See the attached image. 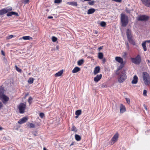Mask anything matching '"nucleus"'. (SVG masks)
I'll list each match as a JSON object with an SVG mask.
<instances>
[{
    "label": "nucleus",
    "mask_w": 150,
    "mask_h": 150,
    "mask_svg": "<svg viewBox=\"0 0 150 150\" xmlns=\"http://www.w3.org/2000/svg\"><path fill=\"white\" fill-rule=\"evenodd\" d=\"M120 21L121 25L123 27H125L129 22L128 17L125 14L122 13L121 14Z\"/></svg>",
    "instance_id": "f257e3e1"
},
{
    "label": "nucleus",
    "mask_w": 150,
    "mask_h": 150,
    "mask_svg": "<svg viewBox=\"0 0 150 150\" xmlns=\"http://www.w3.org/2000/svg\"><path fill=\"white\" fill-rule=\"evenodd\" d=\"M143 79L146 85L150 84V78L149 74L146 72H144L142 74Z\"/></svg>",
    "instance_id": "f03ea898"
},
{
    "label": "nucleus",
    "mask_w": 150,
    "mask_h": 150,
    "mask_svg": "<svg viewBox=\"0 0 150 150\" xmlns=\"http://www.w3.org/2000/svg\"><path fill=\"white\" fill-rule=\"evenodd\" d=\"M127 35L129 42L133 45H135L136 43L134 40L132 38V35L131 31L129 29L127 30Z\"/></svg>",
    "instance_id": "7ed1b4c3"
},
{
    "label": "nucleus",
    "mask_w": 150,
    "mask_h": 150,
    "mask_svg": "<svg viewBox=\"0 0 150 150\" xmlns=\"http://www.w3.org/2000/svg\"><path fill=\"white\" fill-rule=\"evenodd\" d=\"M12 9V7L10 6L7 7L0 10V15H3L8 12L11 11Z\"/></svg>",
    "instance_id": "20e7f679"
},
{
    "label": "nucleus",
    "mask_w": 150,
    "mask_h": 150,
    "mask_svg": "<svg viewBox=\"0 0 150 150\" xmlns=\"http://www.w3.org/2000/svg\"><path fill=\"white\" fill-rule=\"evenodd\" d=\"M126 79V76L125 74V72L123 71L122 74L119 76L118 78V81L120 83H122Z\"/></svg>",
    "instance_id": "39448f33"
},
{
    "label": "nucleus",
    "mask_w": 150,
    "mask_h": 150,
    "mask_svg": "<svg viewBox=\"0 0 150 150\" xmlns=\"http://www.w3.org/2000/svg\"><path fill=\"white\" fill-rule=\"evenodd\" d=\"M132 61L133 63L136 64H138L140 63L141 61V58L139 55H138L135 58L132 59Z\"/></svg>",
    "instance_id": "423d86ee"
},
{
    "label": "nucleus",
    "mask_w": 150,
    "mask_h": 150,
    "mask_svg": "<svg viewBox=\"0 0 150 150\" xmlns=\"http://www.w3.org/2000/svg\"><path fill=\"white\" fill-rule=\"evenodd\" d=\"M26 107V105L23 103H21L19 105L18 108L20 113H23Z\"/></svg>",
    "instance_id": "0eeeda50"
},
{
    "label": "nucleus",
    "mask_w": 150,
    "mask_h": 150,
    "mask_svg": "<svg viewBox=\"0 0 150 150\" xmlns=\"http://www.w3.org/2000/svg\"><path fill=\"white\" fill-rule=\"evenodd\" d=\"M123 66H119L117 68L115 72V74L118 76L122 74L123 71L125 72V70L122 69Z\"/></svg>",
    "instance_id": "6e6552de"
},
{
    "label": "nucleus",
    "mask_w": 150,
    "mask_h": 150,
    "mask_svg": "<svg viewBox=\"0 0 150 150\" xmlns=\"http://www.w3.org/2000/svg\"><path fill=\"white\" fill-rule=\"evenodd\" d=\"M149 17L145 15H142L138 17L137 20L139 21H146L148 19Z\"/></svg>",
    "instance_id": "1a4fd4ad"
},
{
    "label": "nucleus",
    "mask_w": 150,
    "mask_h": 150,
    "mask_svg": "<svg viewBox=\"0 0 150 150\" xmlns=\"http://www.w3.org/2000/svg\"><path fill=\"white\" fill-rule=\"evenodd\" d=\"M118 137V134L117 133L115 134L113 137L111 141V144H113L117 140Z\"/></svg>",
    "instance_id": "9d476101"
},
{
    "label": "nucleus",
    "mask_w": 150,
    "mask_h": 150,
    "mask_svg": "<svg viewBox=\"0 0 150 150\" xmlns=\"http://www.w3.org/2000/svg\"><path fill=\"white\" fill-rule=\"evenodd\" d=\"M28 119V118L27 117H25L20 119L18 121V122L19 124H22L27 122Z\"/></svg>",
    "instance_id": "9b49d317"
},
{
    "label": "nucleus",
    "mask_w": 150,
    "mask_h": 150,
    "mask_svg": "<svg viewBox=\"0 0 150 150\" xmlns=\"http://www.w3.org/2000/svg\"><path fill=\"white\" fill-rule=\"evenodd\" d=\"M144 6L147 7H150V0H141Z\"/></svg>",
    "instance_id": "f8f14e48"
},
{
    "label": "nucleus",
    "mask_w": 150,
    "mask_h": 150,
    "mask_svg": "<svg viewBox=\"0 0 150 150\" xmlns=\"http://www.w3.org/2000/svg\"><path fill=\"white\" fill-rule=\"evenodd\" d=\"M102 77V75L101 74L99 75H97L96 77L94 79V81L95 82H97L99 81Z\"/></svg>",
    "instance_id": "ddd939ff"
},
{
    "label": "nucleus",
    "mask_w": 150,
    "mask_h": 150,
    "mask_svg": "<svg viewBox=\"0 0 150 150\" xmlns=\"http://www.w3.org/2000/svg\"><path fill=\"white\" fill-rule=\"evenodd\" d=\"M100 70V68L99 66H96L94 69L93 74L94 75H96L98 73H99Z\"/></svg>",
    "instance_id": "4468645a"
},
{
    "label": "nucleus",
    "mask_w": 150,
    "mask_h": 150,
    "mask_svg": "<svg viewBox=\"0 0 150 150\" xmlns=\"http://www.w3.org/2000/svg\"><path fill=\"white\" fill-rule=\"evenodd\" d=\"M115 60L118 62L122 64L123 63V59L122 58L120 57H116L115 58Z\"/></svg>",
    "instance_id": "2eb2a0df"
},
{
    "label": "nucleus",
    "mask_w": 150,
    "mask_h": 150,
    "mask_svg": "<svg viewBox=\"0 0 150 150\" xmlns=\"http://www.w3.org/2000/svg\"><path fill=\"white\" fill-rule=\"evenodd\" d=\"M13 15H15L16 16H18V14L17 13L13 11H11V12H8L7 14V16H11Z\"/></svg>",
    "instance_id": "dca6fc26"
},
{
    "label": "nucleus",
    "mask_w": 150,
    "mask_h": 150,
    "mask_svg": "<svg viewBox=\"0 0 150 150\" xmlns=\"http://www.w3.org/2000/svg\"><path fill=\"white\" fill-rule=\"evenodd\" d=\"M0 98L3 99V100L4 102H7L9 100V98L8 97L4 94H3V96H2L1 97H0Z\"/></svg>",
    "instance_id": "f3484780"
},
{
    "label": "nucleus",
    "mask_w": 150,
    "mask_h": 150,
    "mask_svg": "<svg viewBox=\"0 0 150 150\" xmlns=\"http://www.w3.org/2000/svg\"><path fill=\"white\" fill-rule=\"evenodd\" d=\"M138 78L136 75H135L133 77V80L132 81V83L133 84H136L138 82Z\"/></svg>",
    "instance_id": "a211bd4d"
},
{
    "label": "nucleus",
    "mask_w": 150,
    "mask_h": 150,
    "mask_svg": "<svg viewBox=\"0 0 150 150\" xmlns=\"http://www.w3.org/2000/svg\"><path fill=\"white\" fill-rule=\"evenodd\" d=\"M125 111V107L122 104H121L120 108V113H123Z\"/></svg>",
    "instance_id": "6ab92c4d"
},
{
    "label": "nucleus",
    "mask_w": 150,
    "mask_h": 150,
    "mask_svg": "<svg viewBox=\"0 0 150 150\" xmlns=\"http://www.w3.org/2000/svg\"><path fill=\"white\" fill-rule=\"evenodd\" d=\"M67 4L73 6H77L78 5L77 2L75 1L67 2Z\"/></svg>",
    "instance_id": "aec40b11"
},
{
    "label": "nucleus",
    "mask_w": 150,
    "mask_h": 150,
    "mask_svg": "<svg viewBox=\"0 0 150 150\" xmlns=\"http://www.w3.org/2000/svg\"><path fill=\"white\" fill-rule=\"evenodd\" d=\"M63 72V70L62 69L58 72L57 73H56L54 76L55 77H58L62 75Z\"/></svg>",
    "instance_id": "412c9836"
},
{
    "label": "nucleus",
    "mask_w": 150,
    "mask_h": 150,
    "mask_svg": "<svg viewBox=\"0 0 150 150\" xmlns=\"http://www.w3.org/2000/svg\"><path fill=\"white\" fill-rule=\"evenodd\" d=\"M80 68L76 67L72 70V72L73 73H76L80 71Z\"/></svg>",
    "instance_id": "4be33fe9"
},
{
    "label": "nucleus",
    "mask_w": 150,
    "mask_h": 150,
    "mask_svg": "<svg viewBox=\"0 0 150 150\" xmlns=\"http://www.w3.org/2000/svg\"><path fill=\"white\" fill-rule=\"evenodd\" d=\"M95 11V9L93 8H90L88 10L87 14H92Z\"/></svg>",
    "instance_id": "5701e85b"
},
{
    "label": "nucleus",
    "mask_w": 150,
    "mask_h": 150,
    "mask_svg": "<svg viewBox=\"0 0 150 150\" xmlns=\"http://www.w3.org/2000/svg\"><path fill=\"white\" fill-rule=\"evenodd\" d=\"M146 41H144L142 42V45L144 51H146L147 50L146 47Z\"/></svg>",
    "instance_id": "b1692460"
},
{
    "label": "nucleus",
    "mask_w": 150,
    "mask_h": 150,
    "mask_svg": "<svg viewBox=\"0 0 150 150\" xmlns=\"http://www.w3.org/2000/svg\"><path fill=\"white\" fill-rule=\"evenodd\" d=\"M22 38L24 40H30L33 39L32 37L29 36H23L22 37Z\"/></svg>",
    "instance_id": "393cba45"
},
{
    "label": "nucleus",
    "mask_w": 150,
    "mask_h": 150,
    "mask_svg": "<svg viewBox=\"0 0 150 150\" xmlns=\"http://www.w3.org/2000/svg\"><path fill=\"white\" fill-rule=\"evenodd\" d=\"M4 89L2 86H0V97L4 94Z\"/></svg>",
    "instance_id": "a878e982"
},
{
    "label": "nucleus",
    "mask_w": 150,
    "mask_h": 150,
    "mask_svg": "<svg viewBox=\"0 0 150 150\" xmlns=\"http://www.w3.org/2000/svg\"><path fill=\"white\" fill-rule=\"evenodd\" d=\"M27 126L29 127L30 128H34L35 127V125L33 124L30 123L28 122L27 123Z\"/></svg>",
    "instance_id": "bb28decb"
},
{
    "label": "nucleus",
    "mask_w": 150,
    "mask_h": 150,
    "mask_svg": "<svg viewBox=\"0 0 150 150\" xmlns=\"http://www.w3.org/2000/svg\"><path fill=\"white\" fill-rule=\"evenodd\" d=\"M75 137L76 140L77 141H79L81 139V137L78 134H76L75 135Z\"/></svg>",
    "instance_id": "cd10ccee"
},
{
    "label": "nucleus",
    "mask_w": 150,
    "mask_h": 150,
    "mask_svg": "<svg viewBox=\"0 0 150 150\" xmlns=\"http://www.w3.org/2000/svg\"><path fill=\"white\" fill-rule=\"evenodd\" d=\"M103 57V55L102 53L99 52L98 53V58L100 59H102Z\"/></svg>",
    "instance_id": "c85d7f7f"
},
{
    "label": "nucleus",
    "mask_w": 150,
    "mask_h": 150,
    "mask_svg": "<svg viewBox=\"0 0 150 150\" xmlns=\"http://www.w3.org/2000/svg\"><path fill=\"white\" fill-rule=\"evenodd\" d=\"M133 9H130L127 8H126L125 9L126 12L128 13H130L131 12L133 11Z\"/></svg>",
    "instance_id": "c756f323"
},
{
    "label": "nucleus",
    "mask_w": 150,
    "mask_h": 150,
    "mask_svg": "<svg viewBox=\"0 0 150 150\" xmlns=\"http://www.w3.org/2000/svg\"><path fill=\"white\" fill-rule=\"evenodd\" d=\"M81 110H76L75 112V115L77 116H79L81 115Z\"/></svg>",
    "instance_id": "7c9ffc66"
},
{
    "label": "nucleus",
    "mask_w": 150,
    "mask_h": 150,
    "mask_svg": "<svg viewBox=\"0 0 150 150\" xmlns=\"http://www.w3.org/2000/svg\"><path fill=\"white\" fill-rule=\"evenodd\" d=\"M83 62L84 60L83 59H81L78 61L77 63L80 66L81 65Z\"/></svg>",
    "instance_id": "2f4dec72"
},
{
    "label": "nucleus",
    "mask_w": 150,
    "mask_h": 150,
    "mask_svg": "<svg viewBox=\"0 0 150 150\" xmlns=\"http://www.w3.org/2000/svg\"><path fill=\"white\" fill-rule=\"evenodd\" d=\"M33 81L34 79L32 78H30L29 79L28 82L29 83L32 84L33 83Z\"/></svg>",
    "instance_id": "473e14b6"
},
{
    "label": "nucleus",
    "mask_w": 150,
    "mask_h": 150,
    "mask_svg": "<svg viewBox=\"0 0 150 150\" xmlns=\"http://www.w3.org/2000/svg\"><path fill=\"white\" fill-rule=\"evenodd\" d=\"M71 129L72 131H74V132H76L77 130L76 128L74 125H72Z\"/></svg>",
    "instance_id": "72a5a7b5"
},
{
    "label": "nucleus",
    "mask_w": 150,
    "mask_h": 150,
    "mask_svg": "<svg viewBox=\"0 0 150 150\" xmlns=\"http://www.w3.org/2000/svg\"><path fill=\"white\" fill-rule=\"evenodd\" d=\"M30 0H22L21 1L22 3H23L25 4L28 3Z\"/></svg>",
    "instance_id": "f704fd0d"
},
{
    "label": "nucleus",
    "mask_w": 150,
    "mask_h": 150,
    "mask_svg": "<svg viewBox=\"0 0 150 150\" xmlns=\"http://www.w3.org/2000/svg\"><path fill=\"white\" fill-rule=\"evenodd\" d=\"M52 40L53 42H56L57 40V38L54 36L52 37Z\"/></svg>",
    "instance_id": "c9c22d12"
},
{
    "label": "nucleus",
    "mask_w": 150,
    "mask_h": 150,
    "mask_svg": "<svg viewBox=\"0 0 150 150\" xmlns=\"http://www.w3.org/2000/svg\"><path fill=\"white\" fill-rule=\"evenodd\" d=\"M33 100V98L31 97H30L28 99V102L30 105L32 103V100Z\"/></svg>",
    "instance_id": "e433bc0d"
},
{
    "label": "nucleus",
    "mask_w": 150,
    "mask_h": 150,
    "mask_svg": "<svg viewBox=\"0 0 150 150\" xmlns=\"http://www.w3.org/2000/svg\"><path fill=\"white\" fill-rule=\"evenodd\" d=\"M100 25L102 27H105L106 25V23L104 21H102L100 23Z\"/></svg>",
    "instance_id": "4c0bfd02"
},
{
    "label": "nucleus",
    "mask_w": 150,
    "mask_h": 150,
    "mask_svg": "<svg viewBox=\"0 0 150 150\" xmlns=\"http://www.w3.org/2000/svg\"><path fill=\"white\" fill-rule=\"evenodd\" d=\"M16 70L18 72L21 73L22 71L21 69L19 68L17 66H15Z\"/></svg>",
    "instance_id": "58836bf2"
},
{
    "label": "nucleus",
    "mask_w": 150,
    "mask_h": 150,
    "mask_svg": "<svg viewBox=\"0 0 150 150\" xmlns=\"http://www.w3.org/2000/svg\"><path fill=\"white\" fill-rule=\"evenodd\" d=\"M62 2V0H55L54 3L56 4H59Z\"/></svg>",
    "instance_id": "ea45409f"
},
{
    "label": "nucleus",
    "mask_w": 150,
    "mask_h": 150,
    "mask_svg": "<svg viewBox=\"0 0 150 150\" xmlns=\"http://www.w3.org/2000/svg\"><path fill=\"white\" fill-rule=\"evenodd\" d=\"M147 93V91L145 90H144L143 91V96H147V94H146Z\"/></svg>",
    "instance_id": "a19ab883"
},
{
    "label": "nucleus",
    "mask_w": 150,
    "mask_h": 150,
    "mask_svg": "<svg viewBox=\"0 0 150 150\" xmlns=\"http://www.w3.org/2000/svg\"><path fill=\"white\" fill-rule=\"evenodd\" d=\"M13 37V35H9V36H7L6 37V39H9L12 38Z\"/></svg>",
    "instance_id": "79ce46f5"
},
{
    "label": "nucleus",
    "mask_w": 150,
    "mask_h": 150,
    "mask_svg": "<svg viewBox=\"0 0 150 150\" xmlns=\"http://www.w3.org/2000/svg\"><path fill=\"white\" fill-rule=\"evenodd\" d=\"M125 99L126 101L127 102V103L128 104H129L130 103V100L129 98H125Z\"/></svg>",
    "instance_id": "37998d69"
},
{
    "label": "nucleus",
    "mask_w": 150,
    "mask_h": 150,
    "mask_svg": "<svg viewBox=\"0 0 150 150\" xmlns=\"http://www.w3.org/2000/svg\"><path fill=\"white\" fill-rule=\"evenodd\" d=\"M44 116V114L42 113L41 112L40 113L39 116L41 118H43Z\"/></svg>",
    "instance_id": "c03bdc74"
},
{
    "label": "nucleus",
    "mask_w": 150,
    "mask_h": 150,
    "mask_svg": "<svg viewBox=\"0 0 150 150\" xmlns=\"http://www.w3.org/2000/svg\"><path fill=\"white\" fill-rule=\"evenodd\" d=\"M94 3V1H89L88 2V4L90 5H93Z\"/></svg>",
    "instance_id": "a18cd8bd"
},
{
    "label": "nucleus",
    "mask_w": 150,
    "mask_h": 150,
    "mask_svg": "<svg viewBox=\"0 0 150 150\" xmlns=\"http://www.w3.org/2000/svg\"><path fill=\"white\" fill-rule=\"evenodd\" d=\"M116 2L121 3L122 2V0H112Z\"/></svg>",
    "instance_id": "49530a36"
},
{
    "label": "nucleus",
    "mask_w": 150,
    "mask_h": 150,
    "mask_svg": "<svg viewBox=\"0 0 150 150\" xmlns=\"http://www.w3.org/2000/svg\"><path fill=\"white\" fill-rule=\"evenodd\" d=\"M101 87L103 88H106L107 87V86L105 84H103L101 85Z\"/></svg>",
    "instance_id": "de8ad7c7"
},
{
    "label": "nucleus",
    "mask_w": 150,
    "mask_h": 150,
    "mask_svg": "<svg viewBox=\"0 0 150 150\" xmlns=\"http://www.w3.org/2000/svg\"><path fill=\"white\" fill-rule=\"evenodd\" d=\"M1 54L4 56L5 55V54L4 52L2 50H1Z\"/></svg>",
    "instance_id": "09e8293b"
},
{
    "label": "nucleus",
    "mask_w": 150,
    "mask_h": 150,
    "mask_svg": "<svg viewBox=\"0 0 150 150\" xmlns=\"http://www.w3.org/2000/svg\"><path fill=\"white\" fill-rule=\"evenodd\" d=\"M102 59L103 63H104L106 62V60L105 58H103Z\"/></svg>",
    "instance_id": "8fccbe9b"
},
{
    "label": "nucleus",
    "mask_w": 150,
    "mask_h": 150,
    "mask_svg": "<svg viewBox=\"0 0 150 150\" xmlns=\"http://www.w3.org/2000/svg\"><path fill=\"white\" fill-rule=\"evenodd\" d=\"M145 109L147 110V108L146 106L145 105H143Z\"/></svg>",
    "instance_id": "3c124183"
},
{
    "label": "nucleus",
    "mask_w": 150,
    "mask_h": 150,
    "mask_svg": "<svg viewBox=\"0 0 150 150\" xmlns=\"http://www.w3.org/2000/svg\"><path fill=\"white\" fill-rule=\"evenodd\" d=\"M127 47L128 50H129V45L128 43H127Z\"/></svg>",
    "instance_id": "603ef678"
},
{
    "label": "nucleus",
    "mask_w": 150,
    "mask_h": 150,
    "mask_svg": "<svg viewBox=\"0 0 150 150\" xmlns=\"http://www.w3.org/2000/svg\"><path fill=\"white\" fill-rule=\"evenodd\" d=\"M29 95V94L28 93H27L25 94V97H24V98H25L26 97L28 96Z\"/></svg>",
    "instance_id": "864d4df0"
},
{
    "label": "nucleus",
    "mask_w": 150,
    "mask_h": 150,
    "mask_svg": "<svg viewBox=\"0 0 150 150\" xmlns=\"http://www.w3.org/2000/svg\"><path fill=\"white\" fill-rule=\"evenodd\" d=\"M2 106V104L1 102H0V109L1 108Z\"/></svg>",
    "instance_id": "5fc2aeb1"
},
{
    "label": "nucleus",
    "mask_w": 150,
    "mask_h": 150,
    "mask_svg": "<svg viewBox=\"0 0 150 150\" xmlns=\"http://www.w3.org/2000/svg\"><path fill=\"white\" fill-rule=\"evenodd\" d=\"M102 47H99L98 48V50L99 51L100 50H101L102 49Z\"/></svg>",
    "instance_id": "6e6d98bb"
},
{
    "label": "nucleus",
    "mask_w": 150,
    "mask_h": 150,
    "mask_svg": "<svg viewBox=\"0 0 150 150\" xmlns=\"http://www.w3.org/2000/svg\"><path fill=\"white\" fill-rule=\"evenodd\" d=\"M147 62L148 63V64L149 65V63L150 62V61L149 60H147Z\"/></svg>",
    "instance_id": "4d7b16f0"
},
{
    "label": "nucleus",
    "mask_w": 150,
    "mask_h": 150,
    "mask_svg": "<svg viewBox=\"0 0 150 150\" xmlns=\"http://www.w3.org/2000/svg\"><path fill=\"white\" fill-rule=\"evenodd\" d=\"M146 42H148V43L150 42V40H146Z\"/></svg>",
    "instance_id": "13d9d810"
},
{
    "label": "nucleus",
    "mask_w": 150,
    "mask_h": 150,
    "mask_svg": "<svg viewBox=\"0 0 150 150\" xmlns=\"http://www.w3.org/2000/svg\"><path fill=\"white\" fill-rule=\"evenodd\" d=\"M53 18V17L52 16H49L48 18Z\"/></svg>",
    "instance_id": "bf43d9fd"
},
{
    "label": "nucleus",
    "mask_w": 150,
    "mask_h": 150,
    "mask_svg": "<svg viewBox=\"0 0 150 150\" xmlns=\"http://www.w3.org/2000/svg\"><path fill=\"white\" fill-rule=\"evenodd\" d=\"M43 150H47V149H46V148L45 147H44L43 148Z\"/></svg>",
    "instance_id": "052dcab7"
},
{
    "label": "nucleus",
    "mask_w": 150,
    "mask_h": 150,
    "mask_svg": "<svg viewBox=\"0 0 150 150\" xmlns=\"http://www.w3.org/2000/svg\"><path fill=\"white\" fill-rule=\"evenodd\" d=\"M98 33V32L97 31H95V33L96 34H97Z\"/></svg>",
    "instance_id": "680f3d73"
},
{
    "label": "nucleus",
    "mask_w": 150,
    "mask_h": 150,
    "mask_svg": "<svg viewBox=\"0 0 150 150\" xmlns=\"http://www.w3.org/2000/svg\"><path fill=\"white\" fill-rule=\"evenodd\" d=\"M78 117V116H77V115H76V117H75V118H77Z\"/></svg>",
    "instance_id": "e2e57ef3"
},
{
    "label": "nucleus",
    "mask_w": 150,
    "mask_h": 150,
    "mask_svg": "<svg viewBox=\"0 0 150 150\" xmlns=\"http://www.w3.org/2000/svg\"><path fill=\"white\" fill-rule=\"evenodd\" d=\"M73 145V143H72L70 144V146H72V145Z\"/></svg>",
    "instance_id": "0e129e2a"
},
{
    "label": "nucleus",
    "mask_w": 150,
    "mask_h": 150,
    "mask_svg": "<svg viewBox=\"0 0 150 150\" xmlns=\"http://www.w3.org/2000/svg\"><path fill=\"white\" fill-rule=\"evenodd\" d=\"M34 135H35V136H36V135H35V134H34Z\"/></svg>",
    "instance_id": "69168bd1"
}]
</instances>
